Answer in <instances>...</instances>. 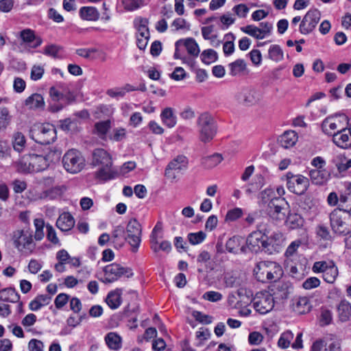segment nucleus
I'll return each instance as SVG.
<instances>
[{
	"instance_id": "nucleus-48",
	"label": "nucleus",
	"mask_w": 351,
	"mask_h": 351,
	"mask_svg": "<svg viewBox=\"0 0 351 351\" xmlns=\"http://www.w3.org/2000/svg\"><path fill=\"white\" fill-rule=\"evenodd\" d=\"M125 10L134 11L145 5V0H121Z\"/></svg>"
},
{
	"instance_id": "nucleus-31",
	"label": "nucleus",
	"mask_w": 351,
	"mask_h": 351,
	"mask_svg": "<svg viewBox=\"0 0 351 351\" xmlns=\"http://www.w3.org/2000/svg\"><path fill=\"white\" fill-rule=\"evenodd\" d=\"M338 317L341 322H348L351 317V304L343 300L337 306Z\"/></svg>"
},
{
	"instance_id": "nucleus-8",
	"label": "nucleus",
	"mask_w": 351,
	"mask_h": 351,
	"mask_svg": "<svg viewBox=\"0 0 351 351\" xmlns=\"http://www.w3.org/2000/svg\"><path fill=\"white\" fill-rule=\"evenodd\" d=\"M104 277L101 280L104 283H112L122 276L130 278L133 276L131 269L122 267L117 263L106 265L104 269Z\"/></svg>"
},
{
	"instance_id": "nucleus-49",
	"label": "nucleus",
	"mask_w": 351,
	"mask_h": 351,
	"mask_svg": "<svg viewBox=\"0 0 351 351\" xmlns=\"http://www.w3.org/2000/svg\"><path fill=\"white\" fill-rule=\"evenodd\" d=\"M148 20L145 18H138L135 20V25L137 29L136 34L149 35V31L147 27Z\"/></svg>"
},
{
	"instance_id": "nucleus-29",
	"label": "nucleus",
	"mask_w": 351,
	"mask_h": 351,
	"mask_svg": "<svg viewBox=\"0 0 351 351\" xmlns=\"http://www.w3.org/2000/svg\"><path fill=\"white\" fill-rule=\"evenodd\" d=\"M298 141L297 134L294 131H287L278 138V143L284 148L293 146Z\"/></svg>"
},
{
	"instance_id": "nucleus-13",
	"label": "nucleus",
	"mask_w": 351,
	"mask_h": 351,
	"mask_svg": "<svg viewBox=\"0 0 351 351\" xmlns=\"http://www.w3.org/2000/svg\"><path fill=\"white\" fill-rule=\"evenodd\" d=\"M274 302V297L271 293L260 292L254 298L253 306L256 312L265 315L273 309Z\"/></svg>"
},
{
	"instance_id": "nucleus-53",
	"label": "nucleus",
	"mask_w": 351,
	"mask_h": 351,
	"mask_svg": "<svg viewBox=\"0 0 351 351\" xmlns=\"http://www.w3.org/2000/svg\"><path fill=\"white\" fill-rule=\"evenodd\" d=\"M225 37L227 39H229V38L232 39V40L225 42L223 45V51L225 56H228L232 54L234 51V40L235 39V36L232 33H228L226 34Z\"/></svg>"
},
{
	"instance_id": "nucleus-12",
	"label": "nucleus",
	"mask_w": 351,
	"mask_h": 351,
	"mask_svg": "<svg viewBox=\"0 0 351 351\" xmlns=\"http://www.w3.org/2000/svg\"><path fill=\"white\" fill-rule=\"evenodd\" d=\"M30 164L33 166L34 172L45 170L55 160L60 157V153L56 151H49L47 154H32Z\"/></svg>"
},
{
	"instance_id": "nucleus-27",
	"label": "nucleus",
	"mask_w": 351,
	"mask_h": 351,
	"mask_svg": "<svg viewBox=\"0 0 351 351\" xmlns=\"http://www.w3.org/2000/svg\"><path fill=\"white\" fill-rule=\"evenodd\" d=\"M309 176L313 183L322 185L329 180L330 173L326 169H312L309 171Z\"/></svg>"
},
{
	"instance_id": "nucleus-34",
	"label": "nucleus",
	"mask_w": 351,
	"mask_h": 351,
	"mask_svg": "<svg viewBox=\"0 0 351 351\" xmlns=\"http://www.w3.org/2000/svg\"><path fill=\"white\" fill-rule=\"evenodd\" d=\"M121 294L122 291L119 289L108 293L106 298V302L110 308L116 309L121 305Z\"/></svg>"
},
{
	"instance_id": "nucleus-59",
	"label": "nucleus",
	"mask_w": 351,
	"mask_h": 351,
	"mask_svg": "<svg viewBox=\"0 0 351 351\" xmlns=\"http://www.w3.org/2000/svg\"><path fill=\"white\" fill-rule=\"evenodd\" d=\"M293 339V334L289 331L287 330L285 332H283L278 342V346L282 348H287L289 346L291 341Z\"/></svg>"
},
{
	"instance_id": "nucleus-39",
	"label": "nucleus",
	"mask_w": 351,
	"mask_h": 351,
	"mask_svg": "<svg viewBox=\"0 0 351 351\" xmlns=\"http://www.w3.org/2000/svg\"><path fill=\"white\" fill-rule=\"evenodd\" d=\"M242 241V238L237 236L232 237L226 242V250L230 253L237 254L239 250H241Z\"/></svg>"
},
{
	"instance_id": "nucleus-42",
	"label": "nucleus",
	"mask_w": 351,
	"mask_h": 351,
	"mask_svg": "<svg viewBox=\"0 0 351 351\" xmlns=\"http://www.w3.org/2000/svg\"><path fill=\"white\" fill-rule=\"evenodd\" d=\"M223 160V157L220 154H214L211 156L203 158L202 163L205 167L212 169L218 165Z\"/></svg>"
},
{
	"instance_id": "nucleus-24",
	"label": "nucleus",
	"mask_w": 351,
	"mask_h": 351,
	"mask_svg": "<svg viewBox=\"0 0 351 351\" xmlns=\"http://www.w3.org/2000/svg\"><path fill=\"white\" fill-rule=\"evenodd\" d=\"M337 209L350 213L351 212V182L346 184V190L340 195L339 208Z\"/></svg>"
},
{
	"instance_id": "nucleus-45",
	"label": "nucleus",
	"mask_w": 351,
	"mask_h": 351,
	"mask_svg": "<svg viewBox=\"0 0 351 351\" xmlns=\"http://www.w3.org/2000/svg\"><path fill=\"white\" fill-rule=\"evenodd\" d=\"M31 155H25L17 162L18 171L23 173L34 172L33 166L30 164Z\"/></svg>"
},
{
	"instance_id": "nucleus-52",
	"label": "nucleus",
	"mask_w": 351,
	"mask_h": 351,
	"mask_svg": "<svg viewBox=\"0 0 351 351\" xmlns=\"http://www.w3.org/2000/svg\"><path fill=\"white\" fill-rule=\"evenodd\" d=\"M219 21L221 23L220 28L226 29L235 23L236 18L232 13L228 12L220 16Z\"/></svg>"
},
{
	"instance_id": "nucleus-55",
	"label": "nucleus",
	"mask_w": 351,
	"mask_h": 351,
	"mask_svg": "<svg viewBox=\"0 0 351 351\" xmlns=\"http://www.w3.org/2000/svg\"><path fill=\"white\" fill-rule=\"evenodd\" d=\"M232 10L239 18L245 19L250 12V8L245 3H239L235 5Z\"/></svg>"
},
{
	"instance_id": "nucleus-62",
	"label": "nucleus",
	"mask_w": 351,
	"mask_h": 351,
	"mask_svg": "<svg viewBox=\"0 0 351 351\" xmlns=\"http://www.w3.org/2000/svg\"><path fill=\"white\" fill-rule=\"evenodd\" d=\"M171 27L173 29V31H178L180 29L183 30H189L190 29V24L186 22V21L182 18L176 19L171 23Z\"/></svg>"
},
{
	"instance_id": "nucleus-18",
	"label": "nucleus",
	"mask_w": 351,
	"mask_h": 351,
	"mask_svg": "<svg viewBox=\"0 0 351 351\" xmlns=\"http://www.w3.org/2000/svg\"><path fill=\"white\" fill-rule=\"evenodd\" d=\"M311 351H341V344L334 337L320 339L313 343Z\"/></svg>"
},
{
	"instance_id": "nucleus-1",
	"label": "nucleus",
	"mask_w": 351,
	"mask_h": 351,
	"mask_svg": "<svg viewBox=\"0 0 351 351\" xmlns=\"http://www.w3.org/2000/svg\"><path fill=\"white\" fill-rule=\"evenodd\" d=\"M93 164L99 167L95 172L97 179L106 181L114 178L117 171L112 166L111 156L105 149L98 148L93 151Z\"/></svg>"
},
{
	"instance_id": "nucleus-14",
	"label": "nucleus",
	"mask_w": 351,
	"mask_h": 351,
	"mask_svg": "<svg viewBox=\"0 0 351 351\" xmlns=\"http://www.w3.org/2000/svg\"><path fill=\"white\" fill-rule=\"evenodd\" d=\"M265 234L261 231L252 232L247 238L245 245H242L241 251L247 253L248 251L258 252L261 249L265 251L267 243L264 239Z\"/></svg>"
},
{
	"instance_id": "nucleus-60",
	"label": "nucleus",
	"mask_w": 351,
	"mask_h": 351,
	"mask_svg": "<svg viewBox=\"0 0 351 351\" xmlns=\"http://www.w3.org/2000/svg\"><path fill=\"white\" fill-rule=\"evenodd\" d=\"M62 47L56 45H49L45 47L44 54L55 58H60V53L62 51Z\"/></svg>"
},
{
	"instance_id": "nucleus-50",
	"label": "nucleus",
	"mask_w": 351,
	"mask_h": 351,
	"mask_svg": "<svg viewBox=\"0 0 351 351\" xmlns=\"http://www.w3.org/2000/svg\"><path fill=\"white\" fill-rule=\"evenodd\" d=\"M224 283L227 287H238L241 285V280L234 274L228 273L224 276Z\"/></svg>"
},
{
	"instance_id": "nucleus-64",
	"label": "nucleus",
	"mask_w": 351,
	"mask_h": 351,
	"mask_svg": "<svg viewBox=\"0 0 351 351\" xmlns=\"http://www.w3.org/2000/svg\"><path fill=\"white\" fill-rule=\"evenodd\" d=\"M45 72L43 66L40 65H34L31 70V79L37 81L42 78Z\"/></svg>"
},
{
	"instance_id": "nucleus-41",
	"label": "nucleus",
	"mask_w": 351,
	"mask_h": 351,
	"mask_svg": "<svg viewBox=\"0 0 351 351\" xmlns=\"http://www.w3.org/2000/svg\"><path fill=\"white\" fill-rule=\"evenodd\" d=\"M268 57L274 62H280L284 58V53L279 45H272L269 49Z\"/></svg>"
},
{
	"instance_id": "nucleus-35",
	"label": "nucleus",
	"mask_w": 351,
	"mask_h": 351,
	"mask_svg": "<svg viewBox=\"0 0 351 351\" xmlns=\"http://www.w3.org/2000/svg\"><path fill=\"white\" fill-rule=\"evenodd\" d=\"M160 117L162 123L168 128H173L177 123V119L171 108H165L161 112Z\"/></svg>"
},
{
	"instance_id": "nucleus-30",
	"label": "nucleus",
	"mask_w": 351,
	"mask_h": 351,
	"mask_svg": "<svg viewBox=\"0 0 351 351\" xmlns=\"http://www.w3.org/2000/svg\"><path fill=\"white\" fill-rule=\"evenodd\" d=\"M304 223V219L300 215L291 211L288 213L285 221L286 226L292 230L302 228Z\"/></svg>"
},
{
	"instance_id": "nucleus-22",
	"label": "nucleus",
	"mask_w": 351,
	"mask_h": 351,
	"mask_svg": "<svg viewBox=\"0 0 351 351\" xmlns=\"http://www.w3.org/2000/svg\"><path fill=\"white\" fill-rule=\"evenodd\" d=\"M333 143L339 147L347 149L351 147V134L348 127L339 131L332 137Z\"/></svg>"
},
{
	"instance_id": "nucleus-47",
	"label": "nucleus",
	"mask_w": 351,
	"mask_h": 351,
	"mask_svg": "<svg viewBox=\"0 0 351 351\" xmlns=\"http://www.w3.org/2000/svg\"><path fill=\"white\" fill-rule=\"evenodd\" d=\"M34 225L35 226L34 239L36 241H40L45 236L44 228L46 226L45 221L42 218H37L34 220Z\"/></svg>"
},
{
	"instance_id": "nucleus-10",
	"label": "nucleus",
	"mask_w": 351,
	"mask_h": 351,
	"mask_svg": "<svg viewBox=\"0 0 351 351\" xmlns=\"http://www.w3.org/2000/svg\"><path fill=\"white\" fill-rule=\"evenodd\" d=\"M285 177L289 191L297 195H302L306 191L309 185L307 178L300 174L295 175L291 172H288Z\"/></svg>"
},
{
	"instance_id": "nucleus-51",
	"label": "nucleus",
	"mask_w": 351,
	"mask_h": 351,
	"mask_svg": "<svg viewBox=\"0 0 351 351\" xmlns=\"http://www.w3.org/2000/svg\"><path fill=\"white\" fill-rule=\"evenodd\" d=\"M241 30L243 33L247 34L252 37H254L256 39H263L265 38V35L261 34L260 28L253 25H248L245 27H241Z\"/></svg>"
},
{
	"instance_id": "nucleus-19",
	"label": "nucleus",
	"mask_w": 351,
	"mask_h": 351,
	"mask_svg": "<svg viewBox=\"0 0 351 351\" xmlns=\"http://www.w3.org/2000/svg\"><path fill=\"white\" fill-rule=\"evenodd\" d=\"M287 203L284 199H274L268 204V213L270 217L276 221H282L285 217V206Z\"/></svg>"
},
{
	"instance_id": "nucleus-54",
	"label": "nucleus",
	"mask_w": 351,
	"mask_h": 351,
	"mask_svg": "<svg viewBox=\"0 0 351 351\" xmlns=\"http://www.w3.org/2000/svg\"><path fill=\"white\" fill-rule=\"evenodd\" d=\"M217 58V53L211 49L204 50L201 54L202 61L206 64L215 62Z\"/></svg>"
},
{
	"instance_id": "nucleus-11",
	"label": "nucleus",
	"mask_w": 351,
	"mask_h": 351,
	"mask_svg": "<svg viewBox=\"0 0 351 351\" xmlns=\"http://www.w3.org/2000/svg\"><path fill=\"white\" fill-rule=\"evenodd\" d=\"M13 243L19 251L27 250L32 252L35 247L32 232L29 230H16L13 232Z\"/></svg>"
},
{
	"instance_id": "nucleus-43",
	"label": "nucleus",
	"mask_w": 351,
	"mask_h": 351,
	"mask_svg": "<svg viewBox=\"0 0 351 351\" xmlns=\"http://www.w3.org/2000/svg\"><path fill=\"white\" fill-rule=\"evenodd\" d=\"M338 276L337 267L332 262H330V266L324 271L322 276L324 280L328 283H333Z\"/></svg>"
},
{
	"instance_id": "nucleus-37",
	"label": "nucleus",
	"mask_w": 351,
	"mask_h": 351,
	"mask_svg": "<svg viewBox=\"0 0 351 351\" xmlns=\"http://www.w3.org/2000/svg\"><path fill=\"white\" fill-rule=\"evenodd\" d=\"M81 18L86 21H97L99 17L98 10L91 6L82 7L80 10Z\"/></svg>"
},
{
	"instance_id": "nucleus-20",
	"label": "nucleus",
	"mask_w": 351,
	"mask_h": 351,
	"mask_svg": "<svg viewBox=\"0 0 351 351\" xmlns=\"http://www.w3.org/2000/svg\"><path fill=\"white\" fill-rule=\"evenodd\" d=\"M267 246L265 252L269 254L278 252L284 243L283 234L280 232H274L265 240Z\"/></svg>"
},
{
	"instance_id": "nucleus-9",
	"label": "nucleus",
	"mask_w": 351,
	"mask_h": 351,
	"mask_svg": "<svg viewBox=\"0 0 351 351\" xmlns=\"http://www.w3.org/2000/svg\"><path fill=\"white\" fill-rule=\"evenodd\" d=\"M142 228L141 223L136 219H132L126 226L125 240L132 247V251L136 252L141 242Z\"/></svg>"
},
{
	"instance_id": "nucleus-32",
	"label": "nucleus",
	"mask_w": 351,
	"mask_h": 351,
	"mask_svg": "<svg viewBox=\"0 0 351 351\" xmlns=\"http://www.w3.org/2000/svg\"><path fill=\"white\" fill-rule=\"evenodd\" d=\"M229 74L231 76H238L244 73L247 70V64L244 60L237 59L228 65Z\"/></svg>"
},
{
	"instance_id": "nucleus-58",
	"label": "nucleus",
	"mask_w": 351,
	"mask_h": 351,
	"mask_svg": "<svg viewBox=\"0 0 351 351\" xmlns=\"http://www.w3.org/2000/svg\"><path fill=\"white\" fill-rule=\"evenodd\" d=\"M95 130L97 134L102 138L106 135L108 131L110 128V121L109 120L100 121L95 124Z\"/></svg>"
},
{
	"instance_id": "nucleus-23",
	"label": "nucleus",
	"mask_w": 351,
	"mask_h": 351,
	"mask_svg": "<svg viewBox=\"0 0 351 351\" xmlns=\"http://www.w3.org/2000/svg\"><path fill=\"white\" fill-rule=\"evenodd\" d=\"M292 289L291 284L285 282H278L271 289L274 299L282 300L287 299Z\"/></svg>"
},
{
	"instance_id": "nucleus-38",
	"label": "nucleus",
	"mask_w": 351,
	"mask_h": 351,
	"mask_svg": "<svg viewBox=\"0 0 351 351\" xmlns=\"http://www.w3.org/2000/svg\"><path fill=\"white\" fill-rule=\"evenodd\" d=\"M105 341L111 350H117L121 348V338L115 332L108 333L105 337Z\"/></svg>"
},
{
	"instance_id": "nucleus-40",
	"label": "nucleus",
	"mask_w": 351,
	"mask_h": 351,
	"mask_svg": "<svg viewBox=\"0 0 351 351\" xmlns=\"http://www.w3.org/2000/svg\"><path fill=\"white\" fill-rule=\"evenodd\" d=\"M163 237L162 232V226L158 223L153 228L150 234L151 249L156 250V244H157Z\"/></svg>"
},
{
	"instance_id": "nucleus-46",
	"label": "nucleus",
	"mask_w": 351,
	"mask_h": 351,
	"mask_svg": "<svg viewBox=\"0 0 351 351\" xmlns=\"http://www.w3.org/2000/svg\"><path fill=\"white\" fill-rule=\"evenodd\" d=\"M183 42L187 52L194 57H197L200 50L195 40L192 38H189L184 40Z\"/></svg>"
},
{
	"instance_id": "nucleus-7",
	"label": "nucleus",
	"mask_w": 351,
	"mask_h": 351,
	"mask_svg": "<svg viewBox=\"0 0 351 351\" xmlns=\"http://www.w3.org/2000/svg\"><path fill=\"white\" fill-rule=\"evenodd\" d=\"M348 125V117L344 114H336L326 118L322 123L323 132L334 137V135Z\"/></svg>"
},
{
	"instance_id": "nucleus-36",
	"label": "nucleus",
	"mask_w": 351,
	"mask_h": 351,
	"mask_svg": "<svg viewBox=\"0 0 351 351\" xmlns=\"http://www.w3.org/2000/svg\"><path fill=\"white\" fill-rule=\"evenodd\" d=\"M20 295L14 288H5L0 291V300L15 303L18 302Z\"/></svg>"
},
{
	"instance_id": "nucleus-56",
	"label": "nucleus",
	"mask_w": 351,
	"mask_h": 351,
	"mask_svg": "<svg viewBox=\"0 0 351 351\" xmlns=\"http://www.w3.org/2000/svg\"><path fill=\"white\" fill-rule=\"evenodd\" d=\"M206 234L203 231L189 233L187 239L191 245H197L202 243L206 239Z\"/></svg>"
},
{
	"instance_id": "nucleus-3",
	"label": "nucleus",
	"mask_w": 351,
	"mask_h": 351,
	"mask_svg": "<svg viewBox=\"0 0 351 351\" xmlns=\"http://www.w3.org/2000/svg\"><path fill=\"white\" fill-rule=\"evenodd\" d=\"M199 140L204 143L211 141L217 132V123L215 118L208 112L202 113L197 119Z\"/></svg>"
},
{
	"instance_id": "nucleus-63",
	"label": "nucleus",
	"mask_w": 351,
	"mask_h": 351,
	"mask_svg": "<svg viewBox=\"0 0 351 351\" xmlns=\"http://www.w3.org/2000/svg\"><path fill=\"white\" fill-rule=\"evenodd\" d=\"M243 215V210L239 208H235L228 211L225 220L226 221H234L240 218Z\"/></svg>"
},
{
	"instance_id": "nucleus-21",
	"label": "nucleus",
	"mask_w": 351,
	"mask_h": 351,
	"mask_svg": "<svg viewBox=\"0 0 351 351\" xmlns=\"http://www.w3.org/2000/svg\"><path fill=\"white\" fill-rule=\"evenodd\" d=\"M20 38L23 43L32 48H37L42 43V38L36 36L34 30L27 28L20 32Z\"/></svg>"
},
{
	"instance_id": "nucleus-5",
	"label": "nucleus",
	"mask_w": 351,
	"mask_h": 351,
	"mask_svg": "<svg viewBox=\"0 0 351 351\" xmlns=\"http://www.w3.org/2000/svg\"><path fill=\"white\" fill-rule=\"evenodd\" d=\"M30 133L32 138L40 144L48 145L56 139V128L50 123L36 124Z\"/></svg>"
},
{
	"instance_id": "nucleus-28",
	"label": "nucleus",
	"mask_w": 351,
	"mask_h": 351,
	"mask_svg": "<svg viewBox=\"0 0 351 351\" xmlns=\"http://www.w3.org/2000/svg\"><path fill=\"white\" fill-rule=\"evenodd\" d=\"M25 106L31 110L43 109L45 101L43 96L38 93H34L25 100Z\"/></svg>"
},
{
	"instance_id": "nucleus-17",
	"label": "nucleus",
	"mask_w": 351,
	"mask_h": 351,
	"mask_svg": "<svg viewBox=\"0 0 351 351\" xmlns=\"http://www.w3.org/2000/svg\"><path fill=\"white\" fill-rule=\"evenodd\" d=\"M187 159L184 156H178L167 165L165 176L169 180H175L178 173L187 167Z\"/></svg>"
},
{
	"instance_id": "nucleus-6",
	"label": "nucleus",
	"mask_w": 351,
	"mask_h": 351,
	"mask_svg": "<svg viewBox=\"0 0 351 351\" xmlns=\"http://www.w3.org/2000/svg\"><path fill=\"white\" fill-rule=\"evenodd\" d=\"M62 164L66 171L77 173L85 167V159L78 150L71 149L63 156Z\"/></svg>"
},
{
	"instance_id": "nucleus-33",
	"label": "nucleus",
	"mask_w": 351,
	"mask_h": 351,
	"mask_svg": "<svg viewBox=\"0 0 351 351\" xmlns=\"http://www.w3.org/2000/svg\"><path fill=\"white\" fill-rule=\"evenodd\" d=\"M51 296L48 294H41L37 295L29 304L31 311H36L50 303Z\"/></svg>"
},
{
	"instance_id": "nucleus-2",
	"label": "nucleus",
	"mask_w": 351,
	"mask_h": 351,
	"mask_svg": "<svg viewBox=\"0 0 351 351\" xmlns=\"http://www.w3.org/2000/svg\"><path fill=\"white\" fill-rule=\"evenodd\" d=\"M283 274L282 267L273 261H261L254 269V275L260 282L276 281Z\"/></svg>"
},
{
	"instance_id": "nucleus-26",
	"label": "nucleus",
	"mask_w": 351,
	"mask_h": 351,
	"mask_svg": "<svg viewBox=\"0 0 351 351\" xmlns=\"http://www.w3.org/2000/svg\"><path fill=\"white\" fill-rule=\"evenodd\" d=\"M311 308L312 305L307 297H299L293 303V309L298 314L307 313Z\"/></svg>"
},
{
	"instance_id": "nucleus-61",
	"label": "nucleus",
	"mask_w": 351,
	"mask_h": 351,
	"mask_svg": "<svg viewBox=\"0 0 351 351\" xmlns=\"http://www.w3.org/2000/svg\"><path fill=\"white\" fill-rule=\"evenodd\" d=\"M259 198L263 204H269L274 199H280L275 197V193L272 189L267 188L260 193Z\"/></svg>"
},
{
	"instance_id": "nucleus-25",
	"label": "nucleus",
	"mask_w": 351,
	"mask_h": 351,
	"mask_svg": "<svg viewBox=\"0 0 351 351\" xmlns=\"http://www.w3.org/2000/svg\"><path fill=\"white\" fill-rule=\"evenodd\" d=\"M75 225V220L69 213L61 214L57 219L56 226L62 231H69Z\"/></svg>"
},
{
	"instance_id": "nucleus-15",
	"label": "nucleus",
	"mask_w": 351,
	"mask_h": 351,
	"mask_svg": "<svg viewBox=\"0 0 351 351\" xmlns=\"http://www.w3.org/2000/svg\"><path fill=\"white\" fill-rule=\"evenodd\" d=\"M239 103L251 106L258 104L263 98L262 94L251 87L241 88L235 95Z\"/></svg>"
},
{
	"instance_id": "nucleus-44",
	"label": "nucleus",
	"mask_w": 351,
	"mask_h": 351,
	"mask_svg": "<svg viewBox=\"0 0 351 351\" xmlns=\"http://www.w3.org/2000/svg\"><path fill=\"white\" fill-rule=\"evenodd\" d=\"M25 137L21 132H18L13 135L12 145L15 151L22 152L25 147Z\"/></svg>"
},
{
	"instance_id": "nucleus-4",
	"label": "nucleus",
	"mask_w": 351,
	"mask_h": 351,
	"mask_svg": "<svg viewBox=\"0 0 351 351\" xmlns=\"http://www.w3.org/2000/svg\"><path fill=\"white\" fill-rule=\"evenodd\" d=\"M330 226L333 232L346 234L351 231V214L339 209H335L330 214Z\"/></svg>"
},
{
	"instance_id": "nucleus-16",
	"label": "nucleus",
	"mask_w": 351,
	"mask_h": 351,
	"mask_svg": "<svg viewBox=\"0 0 351 351\" xmlns=\"http://www.w3.org/2000/svg\"><path fill=\"white\" fill-rule=\"evenodd\" d=\"M321 18V12L317 8L309 10L300 24V32L302 34H308L313 31Z\"/></svg>"
},
{
	"instance_id": "nucleus-57",
	"label": "nucleus",
	"mask_w": 351,
	"mask_h": 351,
	"mask_svg": "<svg viewBox=\"0 0 351 351\" xmlns=\"http://www.w3.org/2000/svg\"><path fill=\"white\" fill-rule=\"evenodd\" d=\"M255 182L251 183L248 185L246 189V193L247 194H251L255 193L263 186V177L261 175H256L255 177Z\"/></svg>"
}]
</instances>
